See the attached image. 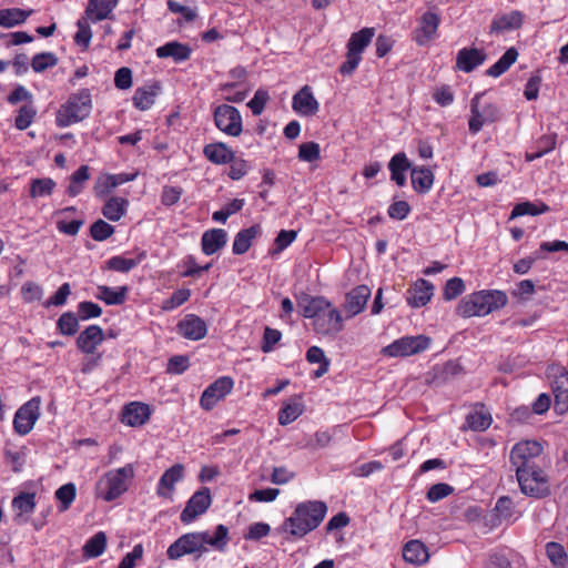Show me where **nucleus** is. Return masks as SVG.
Here are the masks:
<instances>
[{"mask_svg":"<svg viewBox=\"0 0 568 568\" xmlns=\"http://www.w3.org/2000/svg\"><path fill=\"white\" fill-rule=\"evenodd\" d=\"M509 464L521 494L536 499L550 495L547 463L539 442L526 439L516 443L509 453Z\"/></svg>","mask_w":568,"mask_h":568,"instance_id":"f257e3e1","label":"nucleus"},{"mask_svg":"<svg viewBox=\"0 0 568 568\" xmlns=\"http://www.w3.org/2000/svg\"><path fill=\"white\" fill-rule=\"evenodd\" d=\"M327 506L321 500H307L296 505L294 511L287 517L281 529L295 539H301L315 530L324 520Z\"/></svg>","mask_w":568,"mask_h":568,"instance_id":"f03ea898","label":"nucleus"},{"mask_svg":"<svg viewBox=\"0 0 568 568\" xmlns=\"http://www.w3.org/2000/svg\"><path fill=\"white\" fill-rule=\"evenodd\" d=\"M507 302V295L501 291H480L460 300L456 313L465 318L485 316L504 307Z\"/></svg>","mask_w":568,"mask_h":568,"instance_id":"7ed1b4c3","label":"nucleus"},{"mask_svg":"<svg viewBox=\"0 0 568 568\" xmlns=\"http://www.w3.org/2000/svg\"><path fill=\"white\" fill-rule=\"evenodd\" d=\"M134 477V467L126 464L123 467L109 470L97 483L95 495L104 501H113L122 496L130 487Z\"/></svg>","mask_w":568,"mask_h":568,"instance_id":"20e7f679","label":"nucleus"},{"mask_svg":"<svg viewBox=\"0 0 568 568\" xmlns=\"http://www.w3.org/2000/svg\"><path fill=\"white\" fill-rule=\"evenodd\" d=\"M92 110V98L89 89L72 93L57 112L55 123L59 128H68L87 119Z\"/></svg>","mask_w":568,"mask_h":568,"instance_id":"39448f33","label":"nucleus"},{"mask_svg":"<svg viewBox=\"0 0 568 568\" xmlns=\"http://www.w3.org/2000/svg\"><path fill=\"white\" fill-rule=\"evenodd\" d=\"M213 546V535L205 532H189L178 538L169 548L168 557L170 559H179L185 555L202 556L210 551Z\"/></svg>","mask_w":568,"mask_h":568,"instance_id":"423d86ee","label":"nucleus"},{"mask_svg":"<svg viewBox=\"0 0 568 568\" xmlns=\"http://www.w3.org/2000/svg\"><path fill=\"white\" fill-rule=\"evenodd\" d=\"M375 28H363L352 33L347 42L346 60L339 65L338 71L343 75H351L362 61V53L372 42Z\"/></svg>","mask_w":568,"mask_h":568,"instance_id":"0eeeda50","label":"nucleus"},{"mask_svg":"<svg viewBox=\"0 0 568 568\" xmlns=\"http://www.w3.org/2000/svg\"><path fill=\"white\" fill-rule=\"evenodd\" d=\"M485 93H476L470 101V118L468 129L471 134H477L484 125L500 120L501 113L493 102L484 101Z\"/></svg>","mask_w":568,"mask_h":568,"instance_id":"6e6552de","label":"nucleus"},{"mask_svg":"<svg viewBox=\"0 0 568 568\" xmlns=\"http://www.w3.org/2000/svg\"><path fill=\"white\" fill-rule=\"evenodd\" d=\"M430 345V338L425 335L404 336L395 339L382 349L388 357H406L424 352Z\"/></svg>","mask_w":568,"mask_h":568,"instance_id":"1a4fd4ad","label":"nucleus"},{"mask_svg":"<svg viewBox=\"0 0 568 568\" xmlns=\"http://www.w3.org/2000/svg\"><path fill=\"white\" fill-rule=\"evenodd\" d=\"M41 399L39 396L32 397L23 404L14 414L13 428L21 436L29 434L40 417Z\"/></svg>","mask_w":568,"mask_h":568,"instance_id":"9d476101","label":"nucleus"},{"mask_svg":"<svg viewBox=\"0 0 568 568\" xmlns=\"http://www.w3.org/2000/svg\"><path fill=\"white\" fill-rule=\"evenodd\" d=\"M215 126L230 136H239L243 131L240 111L229 104L216 106Z\"/></svg>","mask_w":568,"mask_h":568,"instance_id":"9b49d317","label":"nucleus"},{"mask_svg":"<svg viewBox=\"0 0 568 568\" xmlns=\"http://www.w3.org/2000/svg\"><path fill=\"white\" fill-rule=\"evenodd\" d=\"M211 493L209 488H202L195 491L187 500L180 515V520L184 525L193 523L199 516L203 515L211 505Z\"/></svg>","mask_w":568,"mask_h":568,"instance_id":"f8f14e48","label":"nucleus"},{"mask_svg":"<svg viewBox=\"0 0 568 568\" xmlns=\"http://www.w3.org/2000/svg\"><path fill=\"white\" fill-rule=\"evenodd\" d=\"M313 325L315 332L321 335H335L344 327L339 311L328 301L327 307L323 308V312L317 317V321L313 322Z\"/></svg>","mask_w":568,"mask_h":568,"instance_id":"ddd939ff","label":"nucleus"},{"mask_svg":"<svg viewBox=\"0 0 568 568\" xmlns=\"http://www.w3.org/2000/svg\"><path fill=\"white\" fill-rule=\"evenodd\" d=\"M440 17L433 11H426L419 19V26L414 31V40L418 45H426L437 36Z\"/></svg>","mask_w":568,"mask_h":568,"instance_id":"4468645a","label":"nucleus"},{"mask_svg":"<svg viewBox=\"0 0 568 568\" xmlns=\"http://www.w3.org/2000/svg\"><path fill=\"white\" fill-rule=\"evenodd\" d=\"M293 110L302 116H313L320 110V103L315 99L310 85L302 87L292 98Z\"/></svg>","mask_w":568,"mask_h":568,"instance_id":"2eb2a0df","label":"nucleus"},{"mask_svg":"<svg viewBox=\"0 0 568 568\" xmlns=\"http://www.w3.org/2000/svg\"><path fill=\"white\" fill-rule=\"evenodd\" d=\"M487 54L477 48H463L456 55V69L465 73L473 72L486 61Z\"/></svg>","mask_w":568,"mask_h":568,"instance_id":"dca6fc26","label":"nucleus"},{"mask_svg":"<svg viewBox=\"0 0 568 568\" xmlns=\"http://www.w3.org/2000/svg\"><path fill=\"white\" fill-rule=\"evenodd\" d=\"M176 328L181 336L192 341L203 338L207 332L205 322L194 314L184 316L179 322Z\"/></svg>","mask_w":568,"mask_h":568,"instance_id":"f3484780","label":"nucleus"},{"mask_svg":"<svg viewBox=\"0 0 568 568\" xmlns=\"http://www.w3.org/2000/svg\"><path fill=\"white\" fill-rule=\"evenodd\" d=\"M118 3L119 0H88L84 16H87L92 23L112 19L113 10L116 8Z\"/></svg>","mask_w":568,"mask_h":568,"instance_id":"a211bd4d","label":"nucleus"},{"mask_svg":"<svg viewBox=\"0 0 568 568\" xmlns=\"http://www.w3.org/2000/svg\"><path fill=\"white\" fill-rule=\"evenodd\" d=\"M104 341V332L99 325H90L77 338V347L84 354H94Z\"/></svg>","mask_w":568,"mask_h":568,"instance_id":"6ab92c4d","label":"nucleus"},{"mask_svg":"<svg viewBox=\"0 0 568 568\" xmlns=\"http://www.w3.org/2000/svg\"><path fill=\"white\" fill-rule=\"evenodd\" d=\"M184 476V467L181 464H175L166 469L156 486V494L163 498H171L174 491L175 484L181 481Z\"/></svg>","mask_w":568,"mask_h":568,"instance_id":"aec40b11","label":"nucleus"},{"mask_svg":"<svg viewBox=\"0 0 568 568\" xmlns=\"http://www.w3.org/2000/svg\"><path fill=\"white\" fill-rule=\"evenodd\" d=\"M371 296V290L366 285H358L346 294L344 310L347 317H353L359 314L366 306L367 300Z\"/></svg>","mask_w":568,"mask_h":568,"instance_id":"412c9836","label":"nucleus"},{"mask_svg":"<svg viewBox=\"0 0 568 568\" xmlns=\"http://www.w3.org/2000/svg\"><path fill=\"white\" fill-rule=\"evenodd\" d=\"M161 91L162 88L158 81H151L145 85L138 88L132 98L134 106L141 111L149 110L154 104L155 99Z\"/></svg>","mask_w":568,"mask_h":568,"instance_id":"4be33fe9","label":"nucleus"},{"mask_svg":"<svg viewBox=\"0 0 568 568\" xmlns=\"http://www.w3.org/2000/svg\"><path fill=\"white\" fill-rule=\"evenodd\" d=\"M407 303L412 307L425 306L434 294V285L426 280H417L407 291Z\"/></svg>","mask_w":568,"mask_h":568,"instance_id":"5701e85b","label":"nucleus"},{"mask_svg":"<svg viewBox=\"0 0 568 568\" xmlns=\"http://www.w3.org/2000/svg\"><path fill=\"white\" fill-rule=\"evenodd\" d=\"M36 494L20 493L12 499V509L16 514L14 520L18 523L28 521L36 509Z\"/></svg>","mask_w":568,"mask_h":568,"instance_id":"b1692460","label":"nucleus"},{"mask_svg":"<svg viewBox=\"0 0 568 568\" xmlns=\"http://www.w3.org/2000/svg\"><path fill=\"white\" fill-rule=\"evenodd\" d=\"M149 417V405L133 402L124 407L122 422L129 426L136 427L143 425Z\"/></svg>","mask_w":568,"mask_h":568,"instance_id":"393cba45","label":"nucleus"},{"mask_svg":"<svg viewBox=\"0 0 568 568\" xmlns=\"http://www.w3.org/2000/svg\"><path fill=\"white\" fill-rule=\"evenodd\" d=\"M555 410L564 414L568 410V372H562L552 382Z\"/></svg>","mask_w":568,"mask_h":568,"instance_id":"a878e982","label":"nucleus"},{"mask_svg":"<svg viewBox=\"0 0 568 568\" xmlns=\"http://www.w3.org/2000/svg\"><path fill=\"white\" fill-rule=\"evenodd\" d=\"M403 558L405 561L420 566L428 561L429 552L427 547L417 539L409 540L403 548Z\"/></svg>","mask_w":568,"mask_h":568,"instance_id":"bb28decb","label":"nucleus"},{"mask_svg":"<svg viewBox=\"0 0 568 568\" xmlns=\"http://www.w3.org/2000/svg\"><path fill=\"white\" fill-rule=\"evenodd\" d=\"M191 48L178 41L166 42L156 49L160 59L172 58L175 62H183L191 55Z\"/></svg>","mask_w":568,"mask_h":568,"instance_id":"cd10ccee","label":"nucleus"},{"mask_svg":"<svg viewBox=\"0 0 568 568\" xmlns=\"http://www.w3.org/2000/svg\"><path fill=\"white\" fill-rule=\"evenodd\" d=\"M410 169V162L408 161L404 152L396 153L388 163V170L390 171V180L394 181L398 186L406 184V172Z\"/></svg>","mask_w":568,"mask_h":568,"instance_id":"c85d7f7f","label":"nucleus"},{"mask_svg":"<svg viewBox=\"0 0 568 568\" xmlns=\"http://www.w3.org/2000/svg\"><path fill=\"white\" fill-rule=\"evenodd\" d=\"M33 13V10H23L20 8L0 9V27L11 29L23 24Z\"/></svg>","mask_w":568,"mask_h":568,"instance_id":"c756f323","label":"nucleus"},{"mask_svg":"<svg viewBox=\"0 0 568 568\" xmlns=\"http://www.w3.org/2000/svg\"><path fill=\"white\" fill-rule=\"evenodd\" d=\"M412 185L417 193H427L434 183V174L430 169L414 168L410 172Z\"/></svg>","mask_w":568,"mask_h":568,"instance_id":"7c9ffc66","label":"nucleus"},{"mask_svg":"<svg viewBox=\"0 0 568 568\" xmlns=\"http://www.w3.org/2000/svg\"><path fill=\"white\" fill-rule=\"evenodd\" d=\"M258 233V225H253L247 229L241 230L233 241L232 252L235 255L246 253L252 245V241L257 236Z\"/></svg>","mask_w":568,"mask_h":568,"instance_id":"2f4dec72","label":"nucleus"},{"mask_svg":"<svg viewBox=\"0 0 568 568\" xmlns=\"http://www.w3.org/2000/svg\"><path fill=\"white\" fill-rule=\"evenodd\" d=\"M128 206L129 201L126 199L112 196L103 205L102 214L109 221L116 222L126 213Z\"/></svg>","mask_w":568,"mask_h":568,"instance_id":"473e14b6","label":"nucleus"},{"mask_svg":"<svg viewBox=\"0 0 568 568\" xmlns=\"http://www.w3.org/2000/svg\"><path fill=\"white\" fill-rule=\"evenodd\" d=\"M128 293L126 286L112 288L106 285L98 286L97 298L103 301L106 305H121L125 302Z\"/></svg>","mask_w":568,"mask_h":568,"instance_id":"72a5a7b5","label":"nucleus"},{"mask_svg":"<svg viewBox=\"0 0 568 568\" xmlns=\"http://www.w3.org/2000/svg\"><path fill=\"white\" fill-rule=\"evenodd\" d=\"M523 23L521 13L518 11H513L507 14H503L493 20L490 26V31L500 33L508 30L518 29Z\"/></svg>","mask_w":568,"mask_h":568,"instance_id":"f704fd0d","label":"nucleus"},{"mask_svg":"<svg viewBox=\"0 0 568 568\" xmlns=\"http://www.w3.org/2000/svg\"><path fill=\"white\" fill-rule=\"evenodd\" d=\"M491 415L484 409V405H480L479 409H475L466 416L467 427L474 432L486 430L491 425Z\"/></svg>","mask_w":568,"mask_h":568,"instance_id":"c9c22d12","label":"nucleus"},{"mask_svg":"<svg viewBox=\"0 0 568 568\" xmlns=\"http://www.w3.org/2000/svg\"><path fill=\"white\" fill-rule=\"evenodd\" d=\"M144 258V252L139 253L138 256L134 258H128L122 255H115L106 261V265L109 270L121 273H128L134 267H136Z\"/></svg>","mask_w":568,"mask_h":568,"instance_id":"e433bc0d","label":"nucleus"},{"mask_svg":"<svg viewBox=\"0 0 568 568\" xmlns=\"http://www.w3.org/2000/svg\"><path fill=\"white\" fill-rule=\"evenodd\" d=\"M298 306L301 307L302 315L304 317L317 321V317L323 312V308L327 307V300L322 296L305 297L298 302Z\"/></svg>","mask_w":568,"mask_h":568,"instance_id":"4c0bfd02","label":"nucleus"},{"mask_svg":"<svg viewBox=\"0 0 568 568\" xmlns=\"http://www.w3.org/2000/svg\"><path fill=\"white\" fill-rule=\"evenodd\" d=\"M517 58L518 51L515 48L507 49L499 60L486 70V74L493 78L500 77L516 62Z\"/></svg>","mask_w":568,"mask_h":568,"instance_id":"58836bf2","label":"nucleus"},{"mask_svg":"<svg viewBox=\"0 0 568 568\" xmlns=\"http://www.w3.org/2000/svg\"><path fill=\"white\" fill-rule=\"evenodd\" d=\"M106 535L104 531H98L87 540L83 546V556L85 558H97L101 556L106 547Z\"/></svg>","mask_w":568,"mask_h":568,"instance_id":"ea45409f","label":"nucleus"},{"mask_svg":"<svg viewBox=\"0 0 568 568\" xmlns=\"http://www.w3.org/2000/svg\"><path fill=\"white\" fill-rule=\"evenodd\" d=\"M306 361L311 364H320V367L316 371H314L315 378L322 377L329 369V359L326 357L324 351L318 346H311L307 349Z\"/></svg>","mask_w":568,"mask_h":568,"instance_id":"a19ab883","label":"nucleus"},{"mask_svg":"<svg viewBox=\"0 0 568 568\" xmlns=\"http://www.w3.org/2000/svg\"><path fill=\"white\" fill-rule=\"evenodd\" d=\"M90 179L89 166L81 165L77 171L72 173L70 176V184L68 186L67 193L74 197L79 195L83 190V184Z\"/></svg>","mask_w":568,"mask_h":568,"instance_id":"79ce46f5","label":"nucleus"},{"mask_svg":"<svg viewBox=\"0 0 568 568\" xmlns=\"http://www.w3.org/2000/svg\"><path fill=\"white\" fill-rule=\"evenodd\" d=\"M90 19L87 16L81 17L77 21L78 31L74 34V42L77 45L87 50L92 39V30L90 28Z\"/></svg>","mask_w":568,"mask_h":568,"instance_id":"37998d69","label":"nucleus"},{"mask_svg":"<svg viewBox=\"0 0 568 568\" xmlns=\"http://www.w3.org/2000/svg\"><path fill=\"white\" fill-rule=\"evenodd\" d=\"M55 498L59 500V510L65 511L70 508L77 496V488L73 483L62 485L55 490Z\"/></svg>","mask_w":568,"mask_h":568,"instance_id":"c03bdc74","label":"nucleus"},{"mask_svg":"<svg viewBox=\"0 0 568 568\" xmlns=\"http://www.w3.org/2000/svg\"><path fill=\"white\" fill-rule=\"evenodd\" d=\"M57 327L62 335L72 336L79 329V317L73 312H65L58 318Z\"/></svg>","mask_w":568,"mask_h":568,"instance_id":"a18cd8bd","label":"nucleus"},{"mask_svg":"<svg viewBox=\"0 0 568 568\" xmlns=\"http://www.w3.org/2000/svg\"><path fill=\"white\" fill-rule=\"evenodd\" d=\"M546 554L554 566L566 568L568 556L562 545L550 541L546 545Z\"/></svg>","mask_w":568,"mask_h":568,"instance_id":"49530a36","label":"nucleus"},{"mask_svg":"<svg viewBox=\"0 0 568 568\" xmlns=\"http://www.w3.org/2000/svg\"><path fill=\"white\" fill-rule=\"evenodd\" d=\"M55 182L50 178L34 179L30 186L32 199L50 196L55 187Z\"/></svg>","mask_w":568,"mask_h":568,"instance_id":"de8ad7c7","label":"nucleus"},{"mask_svg":"<svg viewBox=\"0 0 568 568\" xmlns=\"http://www.w3.org/2000/svg\"><path fill=\"white\" fill-rule=\"evenodd\" d=\"M58 64V58L52 52H41L33 55L31 60V68L34 72L41 73L47 69L53 68Z\"/></svg>","mask_w":568,"mask_h":568,"instance_id":"09e8293b","label":"nucleus"},{"mask_svg":"<svg viewBox=\"0 0 568 568\" xmlns=\"http://www.w3.org/2000/svg\"><path fill=\"white\" fill-rule=\"evenodd\" d=\"M549 211V206L546 204H541L540 206H537L534 203L530 202H524L515 205L510 213V219H516L518 216L523 215H538L542 214Z\"/></svg>","mask_w":568,"mask_h":568,"instance_id":"8fccbe9b","label":"nucleus"},{"mask_svg":"<svg viewBox=\"0 0 568 568\" xmlns=\"http://www.w3.org/2000/svg\"><path fill=\"white\" fill-rule=\"evenodd\" d=\"M114 233V227L104 220H98L90 226V235L94 241L102 242Z\"/></svg>","mask_w":568,"mask_h":568,"instance_id":"3c124183","label":"nucleus"},{"mask_svg":"<svg viewBox=\"0 0 568 568\" xmlns=\"http://www.w3.org/2000/svg\"><path fill=\"white\" fill-rule=\"evenodd\" d=\"M494 511L500 521L510 520L514 516L513 499L508 496L499 497L495 504Z\"/></svg>","mask_w":568,"mask_h":568,"instance_id":"603ef678","label":"nucleus"},{"mask_svg":"<svg viewBox=\"0 0 568 568\" xmlns=\"http://www.w3.org/2000/svg\"><path fill=\"white\" fill-rule=\"evenodd\" d=\"M168 8L172 13L179 14V22H191L196 18V12L193 8L184 6L174 0H168Z\"/></svg>","mask_w":568,"mask_h":568,"instance_id":"864d4df0","label":"nucleus"},{"mask_svg":"<svg viewBox=\"0 0 568 568\" xmlns=\"http://www.w3.org/2000/svg\"><path fill=\"white\" fill-rule=\"evenodd\" d=\"M36 113L37 112L31 104L22 105L18 110V114L14 120L16 128L21 131L28 129L31 125Z\"/></svg>","mask_w":568,"mask_h":568,"instance_id":"5fc2aeb1","label":"nucleus"},{"mask_svg":"<svg viewBox=\"0 0 568 568\" xmlns=\"http://www.w3.org/2000/svg\"><path fill=\"white\" fill-rule=\"evenodd\" d=\"M268 101V92L265 89L260 88L255 91L254 97L248 101L247 106L252 111L253 115H261Z\"/></svg>","mask_w":568,"mask_h":568,"instance_id":"6e6d98bb","label":"nucleus"},{"mask_svg":"<svg viewBox=\"0 0 568 568\" xmlns=\"http://www.w3.org/2000/svg\"><path fill=\"white\" fill-rule=\"evenodd\" d=\"M321 158V148L316 142H305L298 148V159L304 162H315Z\"/></svg>","mask_w":568,"mask_h":568,"instance_id":"4d7b16f0","label":"nucleus"},{"mask_svg":"<svg viewBox=\"0 0 568 568\" xmlns=\"http://www.w3.org/2000/svg\"><path fill=\"white\" fill-rule=\"evenodd\" d=\"M302 414V409L300 404H286L280 409L278 413V423L280 425H288L293 423L298 416Z\"/></svg>","mask_w":568,"mask_h":568,"instance_id":"13d9d810","label":"nucleus"},{"mask_svg":"<svg viewBox=\"0 0 568 568\" xmlns=\"http://www.w3.org/2000/svg\"><path fill=\"white\" fill-rule=\"evenodd\" d=\"M464 291V281L460 277H453L446 282L443 296L446 301H452L463 294Z\"/></svg>","mask_w":568,"mask_h":568,"instance_id":"bf43d9fd","label":"nucleus"},{"mask_svg":"<svg viewBox=\"0 0 568 568\" xmlns=\"http://www.w3.org/2000/svg\"><path fill=\"white\" fill-rule=\"evenodd\" d=\"M102 308L90 301L80 302L78 304V315L80 320H90V318H97L101 316Z\"/></svg>","mask_w":568,"mask_h":568,"instance_id":"052dcab7","label":"nucleus"},{"mask_svg":"<svg viewBox=\"0 0 568 568\" xmlns=\"http://www.w3.org/2000/svg\"><path fill=\"white\" fill-rule=\"evenodd\" d=\"M453 491L454 488L450 485L438 483L428 489L426 497L430 503H436L449 496Z\"/></svg>","mask_w":568,"mask_h":568,"instance_id":"680f3d73","label":"nucleus"},{"mask_svg":"<svg viewBox=\"0 0 568 568\" xmlns=\"http://www.w3.org/2000/svg\"><path fill=\"white\" fill-rule=\"evenodd\" d=\"M243 205V200L235 199L231 201L225 205V207L215 211V222L225 223L227 217L242 210Z\"/></svg>","mask_w":568,"mask_h":568,"instance_id":"e2e57ef3","label":"nucleus"},{"mask_svg":"<svg viewBox=\"0 0 568 568\" xmlns=\"http://www.w3.org/2000/svg\"><path fill=\"white\" fill-rule=\"evenodd\" d=\"M229 169H225L223 174H226L232 180H240L247 173V162L243 159H234Z\"/></svg>","mask_w":568,"mask_h":568,"instance_id":"0e129e2a","label":"nucleus"},{"mask_svg":"<svg viewBox=\"0 0 568 568\" xmlns=\"http://www.w3.org/2000/svg\"><path fill=\"white\" fill-rule=\"evenodd\" d=\"M22 298L27 303L41 300L43 290L34 282H27L21 287Z\"/></svg>","mask_w":568,"mask_h":568,"instance_id":"69168bd1","label":"nucleus"},{"mask_svg":"<svg viewBox=\"0 0 568 568\" xmlns=\"http://www.w3.org/2000/svg\"><path fill=\"white\" fill-rule=\"evenodd\" d=\"M282 337V333L278 329L271 328L268 326L264 329L263 341L261 345V349L264 353H270L274 345L280 342Z\"/></svg>","mask_w":568,"mask_h":568,"instance_id":"338daca9","label":"nucleus"},{"mask_svg":"<svg viewBox=\"0 0 568 568\" xmlns=\"http://www.w3.org/2000/svg\"><path fill=\"white\" fill-rule=\"evenodd\" d=\"M143 556V546L138 544L133 547V549L128 552L121 560L118 568H134L136 565V560L141 559Z\"/></svg>","mask_w":568,"mask_h":568,"instance_id":"774afa93","label":"nucleus"}]
</instances>
